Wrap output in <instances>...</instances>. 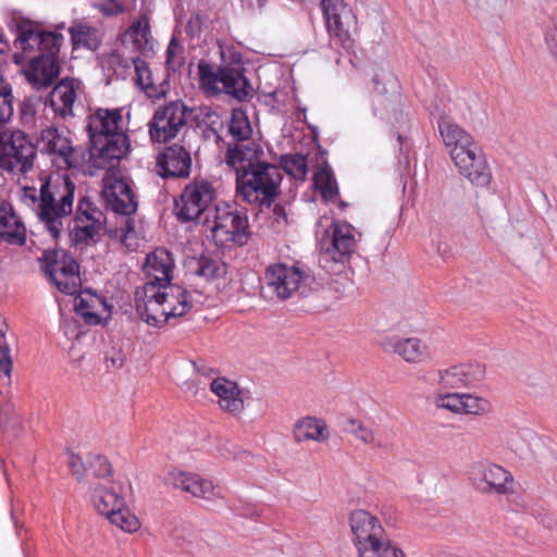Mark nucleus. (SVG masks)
I'll return each instance as SVG.
<instances>
[{
    "instance_id": "22",
    "label": "nucleus",
    "mask_w": 557,
    "mask_h": 557,
    "mask_svg": "<svg viewBox=\"0 0 557 557\" xmlns=\"http://www.w3.org/2000/svg\"><path fill=\"white\" fill-rule=\"evenodd\" d=\"M128 141L126 135L100 139L99 145H91L90 159L94 166L111 170L126 154Z\"/></svg>"
},
{
    "instance_id": "35",
    "label": "nucleus",
    "mask_w": 557,
    "mask_h": 557,
    "mask_svg": "<svg viewBox=\"0 0 557 557\" xmlns=\"http://www.w3.org/2000/svg\"><path fill=\"white\" fill-rule=\"evenodd\" d=\"M124 40L129 41L139 52L152 49L150 21L147 14H141L131 23L124 34Z\"/></svg>"
},
{
    "instance_id": "12",
    "label": "nucleus",
    "mask_w": 557,
    "mask_h": 557,
    "mask_svg": "<svg viewBox=\"0 0 557 557\" xmlns=\"http://www.w3.org/2000/svg\"><path fill=\"white\" fill-rule=\"evenodd\" d=\"M449 156L458 173L471 184L479 187H485L490 184L492 173L485 156L476 143Z\"/></svg>"
},
{
    "instance_id": "2",
    "label": "nucleus",
    "mask_w": 557,
    "mask_h": 557,
    "mask_svg": "<svg viewBox=\"0 0 557 557\" xmlns=\"http://www.w3.org/2000/svg\"><path fill=\"white\" fill-rule=\"evenodd\" d=\"M135 307L147 324L160 327L171 318L184 315L191 304L188 294L181 286L146 283L135 293Z\"/></svg>"
},
{
    "instance_id": "21",
    "label": "nucleus",
    "mask_w": 557,
    "mask_h": 557,
    "mask_svg": "<svg viewBox=\"0 0 557 557\" xmlns=\"http://www.w3.org/2000/svg\"><path fill=\"white\" fill-rule=\"evenodd\" d=\"M263 158L264 151L260 145L256 143L237 144L234 147L228 146L225 163L235 172L236 178H239L242 174L249 173V171L264 163Z\"/></svg>"
},
{
    "instance_id": "38",
    "label": "nucleus",
    "mask_w": 557,
    "mask_h": 557,
    "mask_svg": "<svg viewBox=\"0 0 557 557\" xmlns=\"http://www.w3.org/2000/svg\"><path fill=\"white\" fill-rule=\"evenodd\" d=\"M70 34L75 48L85 47L90 50H95L101 42L100 30L83 22L72 25L70 27Z\"/></svg>"
},
{
    "instance_id": "20",
    "label": "nucleus",
    "mask_w": 557,
    "mask_h": 557,
    "mask_svg": "<svg viewBox=\"0 0 557 557\" xmlns=\"http://www.w3.org/2000/svg\"><path fill=\"white\" fill-rule=\"evenodd\" d=\"M89 500L95 510L108 518L115 509L123 506L124 496L119 492L117 485L111 481H90L88 485Z\"/></svg>"
},
{
    "instance_id": "7",
    "label": "nucleus",
    "mask_w": 557,
    "mask_h": 557,
    "mask_svg": "<svg viewBox=\"0 0 557 557\" xmlns=\"http://www.w3.org/2000/svg\"><path fill=\"white\" fill-rule=\"evenodd\" d=\"M360 233L344 221L333 222L320 238L321 248L334 262L344 263L355 252Z\"/></svg>"
},
{
    "instance_id": "49",
    "label": "nucleus",
    "mask_w": 557,
    "mask_h": 557,
    "mask_svg": "<svg viewBox=\"0 0 557 557\" xmlns=\"http://www.w3.org/2000/svg\"><path fill=\"white\" fill-rule=\"evenodd\" d=\"M281 165L284 171L296 180H305L308 173L307 158L302 154H286L282 157Z\"/></svg>"
},
{
    "instance_id": "11",
    "label": "nucleus",
    "mask_w": 557,
    "mask_h": 557,
    "mask_svg": "<svg viewBox=\"0 0 557 557\" xmlns=\"http://www.w3.org/2000/svg\"><path fill=\"white\" fill-rule=\"evenodd\" d=\"M322 11L326 30L336 44L345 47L350 44V30L356 25V15L344 0H322Z\"/></svg>"
},
{
    "instance_id": "30",
    "label": "nucleus",
    "mask_w": 557,
    "mask_h": 557,
    "mask_svg": "<svg viewBox=\"0 0 557 557\" xmlns=\"http://www.w3.org/2000/svg\"><path fill=\"white\" fill-rule=\"evenodd\" d=\"M74 308L85 323L90 325L99 324L104 314L107 318L110 317V306L107 300L90 289L78 293L74 299Z\"/></svg>"
},
{
    "instance_id": "62",
    "label": "nucleus",
    "mask_w": 557,
    "mask_h": 557,
    "mask_svg": "<svg viewBox=\"0 0 557 557\" xmlns=\"http://www.w3.org/2000/svg\"><path fill=\"white\" fill-rule=\"evenodd\" d=\"M546 42L552 53L557 58V24L546 32Z\"/></svg>"
},
{
    "instance_id": "15",
    "label": "nucleus",
    "mask_w": 557,
    "mask_h": 557,
    "mask_svg": "<svg viewBox=\"0 0 557 557\" xmlns=\"http://www.w3.org/2000/svg\"><path fill=\"white\" fill-rule=\"evenodd\" d=\"M86 129L91 145H99L103 138L126 135L122 109H96L87 117Z\"/></svg>"
},
{
    "instance_id": "9",
    "label": "nucleus",
    "mask_w": 557,
    "mask_h": 557,
    "mask_svg": "<svg viewBox=\"0 0 557 557\" xmlns=\"http://www.w3.org/2000/svg\"><path fill=\"white\" fill-rule=\"evenodd\" d=\"M216 197L213 183L207 178H194L186 185L176 202L177 216L193 221L200 216Z\"/></svg>"
},
{
    "instance_id": "4",
    "label": "nucleus",
    "mask_w": 557,
    "mask_h": 557,
    "mask_svg": "<svg viewBox=\"0 0 557 557\" xmlns=\"http://www.w3.org/2000/svg\"><path fill=\"white\" fill-rule=\"evenodd\" d=\"M37 149L27 134L17 128L0 129V169L26 175L34 170Z\"/></svg>"
},
{
    "instance_id": "16",
    "label": "nucleus",
    "mask_w": 557,
    "mask_h": 557,
    "mask_svg": "<svg viewBox=\"0 0 557 557\" xmlns=\"http://www.w3.org/2000/svg\"><path fill=\"white\" fill-rule=\"evenodd\" d=\"M485 366L478 361L459 363L437 371L436 384L444 389L472 387L485 379Z\"/></svg>"
},
{
    "instance_id": "45",
    "label": "nucleus",
    "mask_w": 557,
    "mask_h": 557,
    "mask_svg": "<svg viewBox=\"0 0 557 557\" xmlns=\"http://www.w3.org/2000/svg\"><path fill=\"white\" fill-rule=\"evenodd\" d=\"M492 411L491 403L473 394H461L460 414L486 416Z\"/></svg>"
},
{
    "instance_id": "50",
    "label": "nucleus",
    "mask_w": 557,
    "mask_h": 557,
    "mask_svg": "<svg viewBox=\"0 0 557 557\" xmlns=\"http://www.w3.org/2000/svg\"><path fill=\"white\" fill-rule=\"evenodd\" d=\"M197 263V274L208 281L223 277L226 274V264L220 260L201 257Z\"/></svg>"
},
{
    "instance_id": "63",
    "label": "nucleus",
    "mask_w": 557,
    "mask_h": 557,
    "mask_svg": "<svg viewBox=\"0 0 557 557\" xmlns=\"http://www.w3.org/2000/svg\"><path fill=\"white\" fill-rule=\"evenodd\" d=\"M265 0H247L248 7L253 12H261L265 7Z\"/></svg>"
},
{
    "instance_id": "14",
    "label": "nucleus",
    "mask_w": 557,
    "mask_h": 557,
    "mask_svg": "<svg viewBox=\"0 0 557 557\" xmlns=\"http://www.w3.org/2000/svg\"><path fill=\"white\" fill-rule=\"evenodd\" d=\"M101 197L114 212L129 215L137 210V201L126 180L108 171L102 180Z\"/></svg>"
},
{
    "instance_id": "33",
    "label": "nucleus",
    "mask_w": 557,
    "mask_h": 557,
    "mask_svg": "<svg viewBox=\"0 0 557 557\" xmlns=\"http://www.w3.org/2000/svg\"><path fill=\"white\" fill-rule=\"evenodd\" d=\"M135 69V81L137 86L149 97V98H161L164 97L168 90V84L162 78L154 77L151 69L148 64L134 57L131 59Z\"/></svg>"
},
{
    "instance_id": "25",
    "label": "nucleus",
    "mask_w": 557,
    "mask_h": 557,
    "mask_svg": "<svg viewBox=\"0 0 557 557\" xmlns=\"http://www.w3.org/2000/svg\"><path fill=\"white\" fill-rule=\"evenodd\" d=\"M23 74L26 79L36 86H48L59 75V64L53 54H44L33 57L23 65Z\"/></svg>"
},
{
    "instance_id": "23",
    "label": "nucleus",
    "mask_w": 557,
    "mask_h": 557,
    "mask_svg": "<svg viewBox=\"0 0 557 557\" xmlns=\"http://www.w3.org/2000/svg\"><path fill=\"white\" fill-rule=\"evenodd\" d=\"M190 154L182 146H170L157 158V172L162 177H187L190 173Z\"/></svg>"
},
{
    "instance_id": "32",
    "label": "nucleus",
    "mask_w": 557,
    "mask_h": 557,
    "mask_svg": "<svg viewBox=\"0 0 557 557\" xmlns=\"http://www.w3.org/2000/svg\"><path fill=\"white\" fill-rule=\"evenodd\" d=\"M17 27L18 35L14 40L13 60L16 64L24 65L33 58L30 53L39 50V30L30 22H21Z\"/></svg>"
},
{
    "instance_id": "52",
    "label": "nucleus",
    "mask_w": 557,
    "mask_h": 557,
    "mask_svg": "<svg viewBox=\"0 0 557 557\" xmlns=\"http://www.w3.org/2000/svg\"><path fill=\"white\" fill-rule=\"evenodd\" d=\"M185 63L184 48L181 42L173 37L166 48L165 65L168 71L176 72Z\"/></svg>"
},
{
    "instance_id": "58",
    "label": "nucleus",
    "mask_w": 557,
    "mask_h": 557,
    "mask_svg": "<svg viewBox=\"0 0 557 557\" xmlns=\"http://www.w3.org/2000/svg\"><path fill=\"white\" fill-rule=\"evenodd\" d=\"M469 5L478 7L492 12H498L505 7L507 0H466Z\"/></svg>"
},
{
    "instance_id": "43",
    "label": "nucleus",
    "mask_w": 557,
    "mask_h": 557,
    "mask_svg": "<svg viewBox=\"0 0 557 557\" xmlns=\"http://www.w3.org/2000/svg\"><path fill=\"white\" fill-rule=\"evenodd\" d=\"M313 184L325 201H333L338 196V187L333 173L330 170L321 169L313 175Z\"/></svg>"
},
{
    "instance_id": "48",
    "label": "nucleus",
    "mask_w": 557,
    "mask_h": 557,
    "mask_svg": "<svg viewBox=\"0 0 557 557\" xmlns=\"http://www.w3.org/2000/svg\"><path fill=\"white\" fill-rule=\"evenodd\" d=\"M3 64L0 61V124L8 123L14 112L12 87L3 79Z\"/></svg>"
},
{
    "instance_id": "54",
    "label": "nucleus",
    "mask_w": 557,
    "mask_h": 557,
    "mask_svg": "<svg viewBox=\"0 0 557 557\" xmlns=\"http://www.w3.org/2000/svg\"><path fill=\"white\" fill-rule=\"evenodd\" d=\"M39 51L44 54H53L59 50L63 36L54 32L39 30Z\"/></svg>"
},
{
    "instance_id": "24",
    "label": "nucleus",
    "mask_w": 557,
    "mask_h": 557,
    "mask_svg": "<svg viewBox=\"0 0 557 557\" xmlns=\"http://www.w3.org/2000/svg\"><path fill=\"white\" fill-rule=\"evenodd\" d=\"M292 434L297 444H325L331 437L326 421L317 416H305L297 419L293 424Z\"/></svg>"
},
{
    "instance_id": "51",
    "label": "nucleus",
    "mask_w": 557,
    "mask_h": 557,
    "mask_svg": "<svg viewBox=\"0 0 557 557\" xmlns=\"http://www.w3.org/2000/svg\"><path fill=\"white\" fill-rule=\"evenodd\" d=\"M79 218L85 222L106 223L104 213L86 197L79 199L77 205L75 219Z\"/></svg>"
},
{
    "instance_id": "10",
    "label": "nucleus",
    "mask_w": 557,
    "mask_h": 557,
    "mask_svg": "<svg viewBox=\"0 0 557 557\" xmlns=\"http://www.w3.org/2000/svg\"><path fill=\"white\" fill-rule=\"evenodd\" d=\"M187 107L182 101H171L159 108L149 122V136L153 143L175 138L186 125Z\"/></svg>"
},
{
    "instance_id": "6",
    "label": "nucleus",
    "mask_w": 557,
    "mask_h": 557,
    "mask_svg": "<svg viewBox=\"0 0 557 557\" xmlns=\"http://www.w3.org/2000/svg\"><path fill=\"white\" fill-rule=\"evenodd\" d=\"M42 268L59 292L75 295L81 289L79 265L65 250L45 251Z\"/></svg>"
},
{
    "instance_id": "53",
    "label": "nucleus",
    "mask_w": 557,
    "mask_h": 557,
    "mask_svg": "<svg viewBox=\"0 0 557 557\" xmlns=\"http://www.w3.org/2000/svg\"><path fill=\"white\" fill-rule=\"evenodd\" d=\"M462 393H440L433 398V405L437 409L447 410L455 414H460Z\"/></svg>"
},
{
    "instance_id": "57",
    "label": "nucleus",
    "mask_w": 557,
    "mask_h": 557,
    "mask_svg": "<svg viewBox=\"0 0 557 557\" xmlns=\"http://www.w3.org/2000/svg\"><path fill=\"white\" fill-rule=\"evenodd\" d=\"M205 21V15L200 13L191 14L186 25V32L188 33V35H190L191 37L199 36L202 30Z\"/></svg>"
},
{
    "instance_id": "1",
    "label": "nucleus",
    "mask_w": 557,
    "mask_h": 557,
    "mask_svg": "<svg viewBox=\"0 0 557 557\" xmlns=\"http://www.w3.org/2000/svg\"><path fill=\"white\" fill-rule=\"evenodd\" d=\"M75 184L67 176L40 177V186H24L21 201L36 213L42 227L54 239L65 231V223L73 212Z\"/></svg>"
},
{
    "instance_id": "28",
    "label": "nucleus",
    "mask_w": 557,
    "mask_h": 557,
    "mask_svg": "<svg viewBox=\"0 0 557 557\" xmlns=\"http://www.w3.org/2000/svg\"><path fill=\"white\" fill-rule=\"evenodd\" d=\"M82 91V82L75 78L61 79L50 92V104L61 117L73 115V106Z\"/></svg>"
},
{
    "instance_id": "37",
    "label": "nucleus",
    "mask_w": 557,
    "mask_h": 557,
    "mask_svg": "<svg viewBox=\"0 0 557 557\" xmlns=\"http://www.w3.org/2000/svg\"><path fill=\"white\" fill-rule=\"evenodd\" d=\"M222 91L238 99L244 100L250 95V86L246 77L235 69H222Z\"/></svg>"
},
{
    "instance_id": "31",
    "label": "nucleus",
    "mask_w": 557,
    "mask_h": 557,
    "mask_svg": "<svg viewBox=\"0 0 557 557\" xmlns=\"http://www.w3.org/2000/svg\"><path fill=\"white\" fill-rule=\"evenodd\" d=\"M385 347L408 363H422L431 359L428 345L418 337H389Z\"/></svg>"
},
{
    "instance_id": "61",
    "label": "nucleus",
    "mask_w": 557,
    "mask_h": 557,
    "mask_svg": "<svg viewBox=\"0 0 557 557\" xmlns=\"http://www.w3.org/2000/svg\"><path fill=\"white\" fill-rule=\"evenodd\" d=\"M125 357L121 350L113 349L112 355L106 357L108 369H120L124 363Z\"/></svg>"
},
{
    "instance_id": "44",
    "label": "nucleus",
    "mask_w": 557,
    "mask_h": 557,
    "mask_svg": "<svg viewBox=\"0 0 557 557\" xmlns=\"http://www.w3.org/2000/svg\"><path fill=\"white\" fill-rule=\"evenodd\" d=\"M346 431L364 445L375 448L382 447V443L376 433L359 420L349 419L347 421Z\"/></svg>"
},
{
    "instance_id": "59",
    "label": "nucleus",
    "mask_w": 557,
    "mask_h": 557,
    "mask_svg": "<svg viewBox=\"0 0 557 557\" xmlns=\"http://www.w3.org/2000/svg\"><path fill=\"white\" fill-rule=\"evenodd\" d=\"M98 9L106 16H113L123 13L124 7L117 0H106L98 4Z\"/></svg>"
},
{
    "instance_id": "5",
    "label": "nucleus",
    "mask_w": 557,
    "mask_h": 557,
    "mask_svg": "<svg viewBox=\"0 0 557 557\" xmlns=\"http://www.w3.org/2000/svg\"><path fill=\"white\" fill-rule=\"evenodd\" d=\"M211 233L218 246H243L249 237L248 218L236 206L220 203L214 209Z\"/></svg>"
},
{
    "instance_id": "29",
    "label": "nucleus",
    "mask_w": 557,
    "mask_h": 557,
    "mask_svg": "<svg viewBox=\"0 0 557 557\" xmlns=\"http://www.w3.org/2000/svg\"><path fill=\"white\" fill-rule=\"evenodd\" d=\"M174 269V259L172 255L163 248H158L146 258L145 273L148 278L146 283L156 285L172 286V272Z\"/></svg>"
},
{
    "instance_id": "13",
    "label": "nucleus",
    "mask_w": 557,
    "mask_h": 557,
    "mask_svg": "<svg viewBox=\"0 0 557 557\" xmlns=\"http://www.w3.org/2000/svg\"><path fill=\"white\" fill-rule=\"evenodd\" d=\"M165 482L200 500L222 499V494L213 481L195 472L173 470L168 472Z\"/></svg>"
},
{
    "instance_id": "40",
    "label": "nucleus",
    "mask_w": 557,
    "mask_h": 557,
    "mask_svg": "<svg viewBox=\"0 0 557 557\" xmlns=\"http://www.w3.org/2000/svg\"><path fill=\"white\" fill-rule=\"evenodd\" d=\"M373 83L379 94L389 96V98L383 97L380 100L381 106H386L387 102L392 104L400 103L399 85L393 74L386 72L377 73L373 76Z\"/></svg>"
},
{
    "instance_id": "39",
    "label": "nucleus",
    "mask_w": 557,
    "mask_h": 557,
    "mask_svg": "<svg viewBox=\"0 0 557 557\" xmlns=\"http://www.w3.org/2000/svg\"><path fill=\"white\" fill-rule=\"evenodd\" d=\"M199 85L205 94L215 96L222 92V69L215 71L207 61L198 63Z\"/></svg>"
},
{
    "instance_id": "60",
    "label": "nucleus",
    "mask_w": 557,
    "mask_h": 557,
    "mask_svg": "<svg viewBox=\"0 0 557 557\" xmlns=\"http://www.w3.org/2000/svg\"><path fill=\"white\" fill-rule=\"evenodd\" d=\"M69 468L73 475L77 479H82L85 475L86 469L83 459L73 453L69 455L67 459Z\"/></svg>"
},
{
    "instance_id": "42",
    "label": "nucleus",
    "mask_w": 557,
    "mask_h": 557,
    "mask_svg": "<svg viewBox=\"0 0 557 557\" xmlns=\"http://www.w3.org/2000/svg\"><path fill=\"white\" fill-rule=\"evenodd\" d=\"M359 557H406L404 552L394 545L386 535L358 552Z\"/></svg>"
},
{
    "instance_id": "18",
    "label": "nucleus",
    "mask_w": 557,
    "mask_h": 557,
    "mask_svg": "<svg viewBox=\"0 0 557 557\" xmlns=\"http://www.w3.org/2000/svg\"><path fill=\"white\" fill-rule=\"evenodd\" d=\"M307 278L305 272L296 267L285 264L271 265L265 273V280L278 298L292 297Z\"/></svg>"
},
{
    "instance_id": "17",
    "label": "nucleus",
    "mask_w": 557,
    "mask_h": 557,
    "mask_svg": "<svg viewBox=\"0 0 557 557\" xmlns=\"http://www.w3.org/2000/svg\"><path fill=\"white\" fill-rule=\"evenodd\" d=\"M38 144L42 152L52 154L65 168H76L79 163V151L75 148L64 131L54 126L41 129Z\"/></svg>"
},
{
    "instance_id": "26",
    "label": "nucleus",
    "mask_w": 557,
    "mask_h": 557,
    "mask_svg": "<svg viewBox=\"0 0 557 557\" xmlns=\"http://www.w3.org/2000/svg\"><path fill=\"white\" fill-rule=\"evenodd\" d=\"M0 240L22 246L26 242V227L13 206L0 198Z\"/></svg>"
},
{
    "instance_id": "56",
    "label": "nucleus",
    "mask_w": 557,
    "mask_h": 557,
    "mask_svg": "<svg viewBox=\"0 0 557 557\" xmlns=\"http://www.w3.org/2000/svg\"><path fill=\"white\" fill-rule=\"evenodd\" d=\"M0 371L4 374L10 383L12 372V359L10 356L9 346L5 343H0Z\"/></svg>"
},
{
    "instance_id": "27",
    "label": "nucleus",
    "mask_w": 557,
    "mask_h": 557,
    "mask_svg": "<svg viewBox=\"0 0 557 557\" xmlns=\"http://www.w3.org/2000/svg\"><path fill=\"white\" fill-rule=\"evenodd\" d=\"M210 389L216 397L221 410L231 414H239L244 410V397L238 385L226 377H215Z\"/></svg>"
},
{
    "instance_id": "36",
    "label": "nucleus",
    "mask_w": 557,
    "mask_h": 557,
    "mask_svg": "<svg viewBox=\"0 0 557 557\" xmlns=\"http://www.w3.org/2000/svg\"><path fill=\"white\" fill-rule=\"evenodd\" d=\"M509 448L521 458L533 457L542 446L541 437L531 429L512 433L508 438Z\"/></svg>"
},
{
    "instance_id": "3",
    "label": "nucleus",
    "mask_w": 557,
    "mask_h": 557,
    "mask_svg": "<svg viewBox=\"0 0 557 557\" xmlns=\"http://www.w3.org/2000/svg\"><path fill=\"white\" fill-rule=\"evenodd\" d=\"M281 182L280 169L265 161L236 178V195L247 203L270 207L278 196Z\"/></svg>"
},
{
    "instance_id": "41",
    "label": "nucleus",
    "mask_w": 557,
    "mask_h": 557,
    "mask_svg": "<svg viewBox=\"0 0 557 557\" xmlns=\"http://www.w3.org/2000/svg\"><path fill=\"white\" fill-rule=\"evenodd\" d=\"M107 519L125 533H135L141 528L139 518L127 507L126 500L123 502L121 508L115 509Z\"/></svg>"
},
{
    "instance_id": "47",
    "label": "nucleus",
    "mask_w": 557,
    "mask_h": 557,
    "mask_svg": "<svg viewBox=\"0 0 557 557\" xmlns=\"http://www.w3.org/2000/svg\"><path fill=\"white\" fill-rule=\"evenodd\" d=\"M106 223L85 222L79 219L74 220V226L71 231V236L74 243L82 244L92 240L96 235L104 227Z\"/></svg>"
},
{
    "instance_id": "34",
    "label": "nucleus",
    "mask_w": 557,
    "mask_h": 557,
    "mask_svg": "<svg viewBox=\"0 0 557 557\" xmlns=\"http://www.w3.org/2000/svg\"><path fill=\"white\" fill-rule=\"evenodd\" d=\"M438 131L449 154L475 143L469 133L445 116L438 121Z\"/></svg>"
},
{
    "instance_id": "19",
    "label": "nucleus",
    "mask_w": 557,
    "mask_h": 557,
    "mask_svg": "<svg viewBox=\"0 0 557 557\" xmlns=\"http://www.w3.org/2000/svg\"><path fill=\"white\" fill-rule=\"evenodd\" d=\"M349 527L358 552L386 535L380 520L363 509L349 515Z\"/></svg>"
},
{
    "instance_id": "8",
    "label": "nucleus",
    "mask_w": 557,
    "mask_h": 557,
    "mask_svg": "<svg viewBox=\"0 0 557 557\" xmlns=\"http://www.w3.org/2000/svg\"><path fill=\"white\" fill-rule=\"evenodd\" d=\"M469 480L482 494L504 496L513 493V478L510 472L493 462L473 465Z\"/></svg>"
},
{
    "instance_id": "46",
    "label": "nucleus",
    "mask_w": 557,
    "mask_h": 557,
    "mask_svg": "<svg viewBox=\"0 0 557 557\" xmlns=\"http://www.w3.org/2000/svg\"><path fill=\"white\" fill-rule=\"evenodd\" d=\"M228 132L232 137L238 141L246 140L250 137L252 128L245 111L239 109L233 110Z\"/></svg>"
},
{
    "instance_id": "55",
    "label": "nucleus",
    "mask_w": 557,
    "mask_h": 557,
    "mask_svg": "<svg viewBox=\"0 0 557 557\" xmlns=\"http://www.w3.org/2000/svg\"><path fill=\"white\" fill-rule=\"evenodd\" d=\"M90 470L96 478L94 481H106L111 473V465L103 456H92L89 460Z\"/></svg>"
},
{
    "instance_id": "64",
    "label": "nucleus",
    "mask_w": 557,
    "mask_h": 557,
    "mask_svg": "<svg viewBox=\"0 0 557 557\" xmlns=\"http://www.w3.org/2000/svg\"><path fill=\"white\" fill-rule=\"evenodd\" d=\"M8 331V324L3 317L0 315V343H5L4 336Z\"/></svg>"
}]
</instances>
